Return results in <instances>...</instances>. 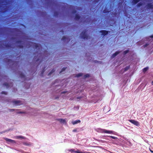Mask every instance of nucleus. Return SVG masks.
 I'll use <instances>...</instances> for the list:
<instances>
[{"label":"nucleus","mask_w":153,"mask_h":153,"mask_svg":"<svg viewBox=\"0 0 153 153\" xmlns=\"http://www.w3.org/2000/svg\"><path fill=\"white\" fill-rule=\"evenodd\" d=\"M150 151L152 153H153V151L150 150Z\"/></svg>","instance_id":"obj_20"},{"label":"nucleus","mask_w":153,"mask_h":153,"mask_svg":"<svg viewBox=\"0 0 153 153\" xmlns=\"http://www.w3.org/2000/svg\"><path fill=\"white\" fill-rule=\"evenodd\" d=\"M5 140L9 143L13 144L16 143L15 141L14 140L7 138H5Z\"/></svg>","instance_id":"obj_2"},{"label":"nucleus","mask_w":153,"mask_h":153,"mask_svg":"<svg viewBox=\"0 0 153 153\" xmlns=\"http://www.w3.org/2000/svg\"><path fill=\"white\" fill-rule=\"evenodd\" d=\"M56 120L59 122L61 124H66V121L65 120L63 119H57Z\"/></svg>","instance_id":"obj_1"},{"label":"nucleus","mask_w":153,"mask_h":153,"mask_svg":"<svg viewBox=\"0 0 153 153\" xmlns=\"http://www.w3.org/2000/svg\"><path fill=\"white\" fill-rule=\"evenodd\" d=\"M80 120H76L75 121H72V123L73 125H75L76 124L79 123L80 122Z\"/></svg>","instance_id":"obj_5"},{"label":"nucleus","mask_w":153,"mask_h":153,"mask_svg":"<svg viewBox=\"0 0 153 153\" xmlns=\"http://www.w3.org/2000/svg\"><path fill=\"white\" fill-rule=\"evenodd\" d=\"M104 132L105 133H110L111 132L109 131H108L105 130V131H104Z\"/></svg>","instance_id":"obj_10"},{"label":"nucleus","mask_w":153,"mask_h":153,"mask_svg":"<svg viewBox=\"0 0 153 153\" xmlns=\"http://www.w3.org/2000/svg\"><path fill=\"white\" fill-rule=\"evenodd\" d=\"M152 84L153 85V81L152 82Z\"/></svg>","instance_id":"obj_19"},{"label":"nucleus","mask_w":153,"mask_h":153,"mask_svg":"<svg viewBox=\"0 0 153 153\" xmlns=\"http://www.w3.org/2000/svg\"><path fill=\"white\" fill-rule=\"evenodd\" d=\"M111 137L112 138H113V139H116V138L115 137H113V136H111Z\"/></svg>","instance_id":"obj_15"},{"label":"nucleus","mask_w":153,"mask_h":153,"mask_svg":"<svg viewBox=\"0 0 153 153\" xmlns=\"http://www.w3.org/2000/svg\"><path fill=\"white\" fill-rule=\"evenodd\" d=\"M102 34L103 35H105L108 32H107V31H102Z\"/></svg>","instance_id":"obj_6"},{"label":"nucleus","mask_w":153,"mask_h":153,"mask_svg":"<svg viewBox=\"0 0 153 153\" xmlns=\"http://www.w3.org/2000/svg\"><path fill=\"white\" fill-rule=\"evenodd\" d=\"M119 53V52H117L116 53H115L114 54H113V56L114 57L116 56Z\"/></svg>","instance_id":"obj_8"},{"label":"nucleus","mask_w":153,"mask_h":153,"mask_svg":"<svg viewBox=\"0 0 153 153\" xmlns=\"http://www.w3.org/2000/svg\"><path fill=\"white\" fill-rule=\"evenodd\" d=\"M14 102L15 104H17L19 103L17 101H15Z\"/></svg>","instance_id":"obj_14"},{"label":"nucleus","mask_w":153,"mask_h":153,"mask_svg":"<svg viewBox=\"0 0 153 153\" xmlns=\"http://www.w3.org/2000/svg\"><path fill=\"white\" fill-rule=\"evenodd\" d=\"M130 121L136 126H138L139 125V123L137 121L133 120H130Z\"/></svg>","instance_id":"obj_3"},{"label":"nucleus","mask_w":153,"mask_h":153,"mask_svg":"<svg viewBox=\"0 0 153 153\" xmlns=\"http://www.w3.org/2000/svg\"><path fill=\"white\" fill-rule=\"evenodd\" d=\"M82 75V73H79L78 74H76V76L79 77L80 76Z\"/></svg>","instance_id":"obj_7"},{"label":"nucleus","mask_w":153,"mask_h":153,"mask_svg":"<svg viewBox=\"0 0 153 153\" xmlns=\"http://www.w3.org/2000/svg\"><path fill=\"white\" fill-rule=\"evenodd\" d=\"M76 153H89V152H82L80 150H77L75 151Z\"/></svg>","instance_id":"obj_4"},{"label":"nucleus","mask_w":153,"mask_h":153,"mask_svg":"<svg viewBox=\"0 0 153 153\" xmlns=\"http://www.w3.org/2000/svg\"><path fill=\"white\" fill-rule=\"evenodd\" d=\"M66 93V92H65V91H63V92H62V94H65V93Z\"/></svg>","instance_id":"obj_17"},{"label":"nucleus","mask_w":153,"mask_h":153,"mask_svg":"<svg viewBox=\"0 0 153 153\" xmlns=\"http://www.w3.org/2000/svg\"><path fill=\"white\" fill-rule=\"evenodd\" d=\"M69 151L71 152V153H75V151H76L74 149H71L70 150H69Z\"/></svg>","instance_id":"obj_9"},{"label":"nucleus","mask_w":153,"mask_h":153,"mask_svg":"<svg viewBox=\"0 0 153 153\" xmlns=\"http://www.w3.org/2000/svg\"><path fill=\"white\" fill-rule=\"evenodd\" d=\"M30 145V144H26V145Z\"/></svg>","instance_id":"obj_21"},{"label":"nucleus","mask_w":153,"mask_h":153,"mask_svg":"<svg viewBox=\"0 0 153 153\" xmlns=\"http://www.w3.org/2000/svg\"><path fill=\"white\" fill-rule=\"evenodd\" d=\"M128 52V51L127 50V51H125L124 52V53L125 54H126V53H127Z\"/></svg>","instance_id":"obj_13"},{"label":"nucleus","mask_w":153,"mask_h":153,"mask_svg":"<svg viewBox=\"0 0 153 153\" xmlns=\"http://www.w3.org/2000/svg\"><path fill=\"white\" fill-rule=\"evenodd\" d=\"M20 113H22V114H25V112H21Z\"/></svg>","instance_id":"obj_18"},{"label":"nucleus","mask_w":153,"mask_h":153,"mask_svg":"<svg viewBox=\"0 0 153 153\" xmlns=\"http://www.w3.org/2000/svg\"><path fill=\"white\" fill-rule=\"evenodd\" d=\"M148 68H144L143 69V72H145L146 71L148 70Z\"/></svg>","instance_id":"obj_11"},{"label":"nucleus","mask_w":153,"mask_h":153,"mask_svg":"<svg viewBox=\"0 0 153 153\" xmlns=\"http://www.w3.org/2000/svg\"><path fill=\"white\" fill-rule=\"evenodd\" d=\"M22 137L21 136H19L18 137V138L20 139V138H22Z\"/></svg>","instance_id":"obj_16"},{"label":"nucleus","mask_w":153,"mask_h":153,"mask_svg":"<svg viewBox=\"0 0 153 153\" xmlns=\"http://www.w3.org/2000/svg\"><path fill=\"white\" fill-rule=\"evenodd\" d=\"M89 76V75L88 74H86L85 75V78L88 77Z\"/></svg>","instance_id":"obj_12"}]
</instances>
